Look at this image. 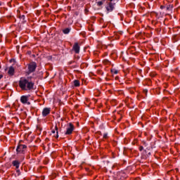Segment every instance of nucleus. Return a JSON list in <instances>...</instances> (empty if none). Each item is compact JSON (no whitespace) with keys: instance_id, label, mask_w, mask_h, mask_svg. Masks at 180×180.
I'll list each match as a JSON object with an SVG mask.
<instances>
[{"instance_id":"obj_1","label":"nucleus","mask_w":180,"mask_h":180,"mask_svg":"<svg viewBox=\"0 0 180 180\" xmlns=\"http://www.w3.org/2000/svg\"><path fill=\"white\" fill-rule=\"evenodd\" d=\"M19 86L23 91H32L34 88V83L25 77H22L19 81Z\"/></svg>"},{"instance_id":"obj_15","label":"nucleus","mask_w":180,"mask_h":180,"mask_svg":"<svg viewBox=\"0 0 180 180\" xmlns=\"http://www.w3.org/2000/svg\"><path fill=\"white\" fill-rule=\"evenodd\" d=\"M172 8H173L172 5H169L167 6L166 9L167 11H172Z\"/></svg>"},{"instance_id":"obj_14","label":"nucleus","mask_w":180,"mask_h":180,"mask_svg":"<svg viewBox=\"0 0 180 180\" xmlns=\"http://www.w3.org/2000/svg\"><path fill=\"white\" fill-rule=\"evenodd\" d=\"M70 29L69 28H66L65 30H63L64 34H68L70 33Z\"/></svg>"},{"instance_id":"obj_13","label":"nucleus","mask_w":180,"mask_h":180,"mask_svg":"<svg viewBox=\"0 0 180 180\" xmlns=\"http://www.w3.org/2000/svg\"><path fill=\"white\" fill-rule=\"evenodd\" d=\"M111 72L112 74H114L115 75H116V74H119V70L116 69H111Z\"/></svg>"},{"instance_id":"obj_2","label":"nucleus","mask_w":180,"mask_h":180,"mask_svg":"<svg viewBox=\"0 0 180 180\" xmlns=\"http://www.w3.org/2000/svg\"><path fill=\"white\" fill-rule=\"evenodd\" d=\"M26 148H27V146L26 145H22L19 144L16 148V151L18 154H22L26 151Z\"/></svg>"},{"instance_id":"obj_16","label":"nucleus","mask_w":180,"mask_h":180,"mask_svg":"<svg viewBox=\"0 0 180 180\" xmlns=\"http://www.w3.org/2000/svg\"><path fill=\"white\" fill-rule=\"evenodd\" d=\"M97 5H98V6H102V5H103V1L97 2Z\"/></svg>"},{"instance_id":"obj_18","label":"nucleus","mask_w":180,"mask_h":180,"mask_svg":"<svg viewBox=\"0 0 180 180\" xmlns=\"http://www.w3.org/2000/svg\"><path fill=\"white\" fill-rule=\"evenodd\" d=\"M103 139H108V134L107 133L103 134Z\"/></svg>"},{"instance_id":"obj_17","label":"nucleus","mask_w":180,"mask_h":180,"mask_svg":"<svg viewBox=\"0 0 180 180\" xmlns=\"http://www.w3.org/2000/svg\"><path fill=\"white\" fill-rule=\"evenodd\" d=\"M16 174L18 176L20 175V170L19 169H16Z\"/></svg>"},{"instance_id":"obj_7","label":"nucleus","mask_w":180,"mask_h":180,"mask_svg":"<svg viewBox=\"0 0 180 180\" xmlns=\"http://www.w3.org/2000/svg\"><path fill=\"white\" fill-rule=\"evenodd\" d=\"M28 96H22L21 97H20V102H21V103H27V101H29V99H28Z\"/></svg>"},{"instance_id":"obj_4","label":"nucleus","mask_w":180,"mask_h":180,"mask_svg":"<svg viewBox=\"0 0 180 180\" xmlns=\"http://www.w3.org/2000/svg\"><path fill=\"white\" fill-rule=\"evenodd\" d=\"M72 131H74V124H72V123H70L66 129V131L65 134L66 135L72 134Z\"/></svg>"},{"instance_id":"obj_12","label":"nucleus","mask_w":180,"mask_h":180,"mask_svg":"<svg viewBox=\"0 0 180 180\" xmlns=\"http://www.w3.org/2000/svg\"><path fill=\"white\" fill-rule=\"evenodd\" d=\"M74 85L75 86H79L80 85L79 81L77 79L74 80Z\"/></svg>"},{"instance_id":"obj_11","label":"nucleus","mask_w":180,"mask_h":180,"mask_svg":"<svg viewBox=\"0 0 180 180\" xmlns=\"http://www.w3.org/2000/svg\"><path fill=\"white\" fill-rule=\"evenodd\" d=\"M13 167H15L16 169H19V167L20 165V163L18 160H13Z\"/></svg>"},{"instance_id":"obj_6","label":"nucleus","mask_w":180,"mask_h":180,"mask_svg":"<svg viewBox=\"0 0 180 180\" xmlns=\"http://www.w3.org/2000/svg\"><path fill=\"white\" fill-rule=\"evenodd\" d=\"M51 111V108H44V110H42V116H44V117H45V116L50 115Z\"/></svg>"},{"instance_id":"obj_20","label":"nucleus","mask_w":180,"mask_h":180,"mask_svg":"<svg viewBox=\"0 0 180 180\" xmlns=\"http://www.w3.org/2000/svg\"><path fill=\"white\" fill-rule=\"evenodd\" d=\"M3 77H4V75H0V79H2Z\"/></svg>"},{"instance_id":"obj_10","label":"nucleus","mask_w":180,"mask_h":180,"mask_svg":"<svg viewBox=\"0 0 180 180\" xmlns=\"http://www.w3.org/2000/svg\"><path fill=\"white\" fill-rule=\"evenodd\" d=\"M8 75H13L15 74V68L13 66L8 68Z\"/></svg>"},{"instance_id":"obj_9","label":"nucleus","mask_w":180,"mask_h":180,"mask_svg":"<svg viewBox=\"0 0 180 180\" xmlns=\"http://www.w3.org/2000/svg\"><path fill=\"white\" fill-rule=\"evenodd\" d=\"M51 133L53 134H56V136H55L56 139H58V127H57V126H55V129H53L51 131Z\"/></svg>"},{"instance_id":"obj_21","label":"nucleus","mask_w":180,"mask_h":180,"mask_svg":"<svg viewBox=\"0 0 180 180\" xmlns=\"http://www.w3.org/2000/svg\"><path fill=\"white\" fill-rule=\"evenodd\" d=\"M103 1V2H105V1H106V0H102Z\"/></svg>"},{"instance_id":"obj_5","label":"nucleus","mask_w":180,"mask_h":180,"mask_svg":"<svg viewBox=\"0 0 180 180\" xmlns=\"http://www.w3.org/2000/svg\"><path fill=\"white\" fill-rule=\"evenodd\" d=\"M113 0H110V2L106 6V9L108 12H112L115 9V3L112 2Z\"/></svg>"},{"instance_id":"obj_8","label":"nucleus","mask_w":180,"mask_h":180,"mask_svg":"<svg viewBox=\"0 0 180 180\" xmlns=\"http://www.w3.org/2000/svg\"><path fill=\"white\" fill-rule=\"evenodd\" d=\"M73 50L76 53V54L79 53V45H78V43H75L73 46Z\"/></svg>"},{"instance_id":"obj_3","label":"nucleus","mask_w":180,"mask_h":180,"mask_svg":"<svg viewBox=\"0 0 180 180\" xmlns=\"http://www.w3.org/2000/svg\"><path fill=\"white\" fill-rule=\"evenodd\" d=\"M37 67V65L34 62H32L30 64H28L29 72H34V71L36 70Z\"/></svg>"},{"instance_id":"obj_19","label":"nucleus","mask_w":180,"mask_h":180,"mask_svg":"<svg viewBox=\"0 0 180 180\" xmlns=\"http://www.w3.org/2000/svg\"><path fill=\"white\" fill-rule=\"evenodd\" d=\"M140 151H143L144 150V148L143 146L139 147Z\"/></svg>"}]
</instances>
